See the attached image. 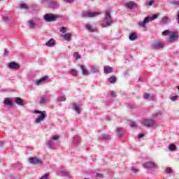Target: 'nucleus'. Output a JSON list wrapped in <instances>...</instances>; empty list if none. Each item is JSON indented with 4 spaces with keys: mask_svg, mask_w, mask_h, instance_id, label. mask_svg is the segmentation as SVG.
Returning a JSON list of instances; mask_svg holds the SVG:
<instances>
[{
    "mask_svg": "<svg viewBox=\"0 0 179 179\" xmlns=\"http://www.w3.org/2000/svg\"><path fill=\"white\" fill-rule=\"evenodd\" d=\"M34 113V114H41V115L35 119V124H40V122H43V121L47 118V112L45 110L41 111L35 110Z\"/></svg>",
    "mask_w": 179,
    "mask_h": 179,
    "instance_id": "3",
    "label": "nucleus"
},
{
    "mask_svg": "<svg viewBox=\"0 0 179 179\" xmlns=\"http://www.w3.org/2000/svg\"><path fill=\"white\" fill-rule=\"evenodd\" d=\"M3 145H4L3 141H0V146H3Z\"/></svg>",
    "mask_w": 179,
    "mask_h": 179,
    "instance_id": "56",
    "label": "nucleus"
},
{
    "mask_svg": "<svg viewBox=\"0 0 179 179\" xmlns=\"http://www.w3.org/2000/svg\"><path fill=\"white\" fill-rule=\"evenodd\" d=\"M3 20L6 22L8 24H9V17L3 16Z\"/></svg>",
    "mask_w": 179,
    "mask_h": 179,
    "instance_id": "49",
    "label": "nucleus"
},
{
    "mask_svg": "<svg viewBox=\"0 0 179 179\" xmlns=\"http://www.w3.org/2000/svg\"><path fill=\"white\" fill-rule=\"evenodd\" d=\"M65 100H66V97H65V96H59L57 98V101L59 103H61V101H65Z\"/></svg>",
    "mask_w": 179,
    "mask_h": 179,
    "instance_id": "38",
    "label": "nucleus"
},
{
    "mask_svg": "<svg viewBox=\"0 0 179 179\" xmlns=\"http://www.w3.org/2000/svg\"><path fill=\"white\" fill-rule=\"evenodd\" d=\"M171 3L172 5H174L175 6H178L179 7V0H171Z\"/></svg>",
    "mask_w": 179,
    "mask_h": 179,
    "instance_id": "37",
    "label": "nucleus"
},
{
    "mask_svg": "<svg viewBox=\"0 0 179 179\" xmlns=\"http://www.w3.org/2000/svg\"><path fill=\"white\" fill-rule=\"evenodd\" d=\"M108 138H110V136L107 134H101V136H99V139L104 140L107 139Z\"/></svg>",
    "mask_w": 179,
    "mask_h": 179,
    "instance_id": "40",
    "label": "nucleus"
},
{
    "mask_svg": "<svg viewBox=\"0 0 179 179\" xmlns=\"http://www.w3.org/2000/svg\"><path fill=\"white\" fill-rule=\"evenodd\" d=\"M125 8H127V9H136L138 8V4L135 3V1H128L124 3Z\"/></svg>",
    "mask_w": 179,
    "mask_h": 179,
    "instance_id": "13",
    "label": "nucleus"
},
{
    "mask_svg": "<svg viewBox=\"0 0 179 179\" xmlns=\"http://www.w3.org/2000/svg\"><path fill=\"white\" fill-rule=\"evenodd\" d=\"M165 171L167 174H171L173 173V170L169 167L165 169Z\"/></svg>",
    "mask_w": 179,
    "mask_h": 179,
    "instance_id": "47",
    "label": "nucleus"
},
{
    "mask_svg": "<svg viewBox=\"0 0 179 179\" xmlns=\"http://www.w3.org/2000/svg\"><path fill=\"white\" fill-rule=\"evenodd\" d=\"M9 54V51L6 49L4 50V55H8Z\"/></svg>",
    "mask_w": 179,
    "mask_h": 179,
    "instance_id": "53",
    "label": "nucleus"
},
{
    "mask_svg": "<svg viewBox=\"0 0 179 179\" xmlns=\"http://www.w3.org/2000/svg\"><path fill=\"white\" fill-rule=\"evenodd\" d=\"M48 80H50V76H45L40 79L36 80L34 82V85L36 86H41V85H45V83H48Z\"/></svg>",
    "mask_w": 179,
    "mask_h": 179,
    "instance_id": "6",
    "label": "nucleus"
},
{
    "mask_svg": "<svg viewBox=\"0 0 179 179\" xmlns=\"http://www.w3.org/2000/svg\"><path fill=\"white\" fill-rule=\"evenodd\" d=\"M178 99H179L178 95H176V96H173L171 97V101H177V100H178Z\"/></svg>",
    "mask_w": 179,
    "mask_h": 179,
    "instance_id": "45",
    "label": "nucleus"
},
{
    "mask_svg": "<svg viewBox=\"0 0 179 179\" xmlns=\"http://www.w3.org/2000/svg\"><path fill=\"white\" fill-rule=\"evenodd\" d=\"M84 179H90V178H85Z\"/></svg>",
    "mask_w": 179,
    "mask_h": 179,
    "instance_id": "58",
    "label": "nucleus"
},
{
    "mask_svg": "<svg viewBox=\"0 0 179 179\" xmlns=\"http://www.w3.org/2000/svg\"><path fill=\"white\" fill-rule=\"evenodd\" d=\"M45 45H47V47H54V45H55V41L51 38L46 43Z\"/></svg>",
    "mask_w": 179,
    "mask_h": 179,
    "instance_id": "29",
    "label": "nucleus"
},
{
    "mask_svg": "<svg viewBox=\"0 0 179 179\" xmlns=\"http://www.w3.org/2000/svg\"><path fill=\"white\" fill-rule=\"evenodd\" d=\"M153 3H155V0H151L150 1H149L146 3V6H152V5H153Z\"/></svg>",
    "mask_w": 179,
    "mask_h": 179,
    "instance_id": "50",
    "label": "nucleus"
},
{
    "mask_svg": "<svg viewBox=\"0 0 179 179\" xmlns=\"http://www.w3.org/2000/svg\"><path fill=\"white\" fill-rule=\"evenodd\" d=\"M8 68H10V69H20V65L16 62H12L8 63Z\"/></svg>",
    "mask_w": 179,
    "mask_h": 179,
    "instance_id": "19",
    "label": "nucleus"
},
{
    "mask_svg": "<svg viewBox=\"0 0 179 179\" xmlns=\"http://www.w3.org/2000/svg\"><path fill=\"white\" fill-rule=\"evenodd\" d=\"M169 149L171 152H175V150H177V147L174 144H171L169 146Z\"/></svg>",
    "mask_w": 179,
    "mask_h": 179,
    "instance_id": "34",
    "label": "nucleus"
},
{
    "mask_svg": "<svg viewBox=\"0 0 179 179\" xmlns=\"http://www.w3.org/2000/svg\"><path fill=\"white\" fill-rule=\"evenodd\" d=\"M151 47L152 48H158V49L164 48V43L160 41L154 42L152 43Z\"/></svg>",
    "mask_w": 179,
    "mask_h": 179,
    "instance_id": "15",
    "label": "nucleus"
},
{
    "mask_svg": "<svg viewBox=\"0 0 179 179\" xmlns=\"http://www.w3.org/2000/svg\"><path fill=\"white\" fill-rule=\"evenodd\" d=\"M80 68L83 76H89V75H90V73L86 70V67L84 65H80Z\"/></svg>",
    "mask_w": 179,
    "mask_h": 179,
    "instance_id": "21",
    "label": "nucleus"
},
{
    "mask_svg": "<svg viewBox=\"0 0 179 179\" xmlns=\"http://www.w3.org/2000/svg\"><path fill=\"white\" fill-rule=\"evenodd\" d=\"M143 97L145 100H150V101L155 100V96H150V94L149 93H145Z\"/></svg>",
    "mask_w": 179,
    "mask_h": 179,
    "instance_id": "26",
    "label": "nucleus"
},
{
    "mask_svg": "<svg viewBox=\"0 0 179 179\" xmlns=\"http://www.w3.org/2000/svg\"><path fill=\"white\" fill-rule=\"evenodd\" d=\"M3 104L5 106H9V107H13V101H10L9 98H6L3 101Z\"/></svg>",
    "mask_w": 179,
    "mask_h": 179,
    "instance_id": "24",
    "label": "nucleus"
},
{
    "mask_svg": "<svg viewBox=\"0 0 179 179\" xmlns=\"http://www.w3.org/2000/svg\"><path fill=\"white\" fill-rule=\"evenodd\" d=\"M73 143H74V145H79L80 143V138L75 136L73 139Z\"/></svg>",
    "mask_w": 179,
    "mask_h": 179,
    "instance_id": "33",
    "label": "nucleus"
},
{
    "mask_svg": "<svg viewBox=\"0 0 179 179\" xmlns=\"http://www.w3.org/2000/svg\"><path fill=\"white\" fill-rule=\"evenodd\" d=\"M138 38V36L136 35V32H133L131 33L130 35L129 36V39L130 41H135Z\"/></svg>",
    "mask_w": 179,
    "mask_h": 179,
    "instance_id": "25",
    "label": "nucleus"
},
{
    "mask_svg": "<svg viewBox=\"0 0 179 179\" xmlns=\"http://www.w3.org/2000/svg\"><path fill=\"white\" fill-rule=\"evenodd\" d=\"M103 177H104V175L102 174V173H97L96 175V179L103 178Z\"/></svg>",
    "mask_w": 179,
    "mask_h": 179,
    "instance_id": "48",
    "label": "nucleus"
},
{
    "mask_svg": "<svg viewBox=\"0 0 179 179\" xmlns=\"http://www.w3.org/2000/svg\"><path fill=\"white\" fill-rule=\"evenodd\" d=\"M103 73L108 75V73H113V68L110 66H105L103 67Z\"/></svg>",
    "mask_w": 179,
    "mask_h": 179,
    "instance_id": "20",
    "label": "nucleus"
},
{
    "mask_svg": "<svg viewBox=\"0 0 179 179\" xmlns=\"http://www.w3.org/2000/svg\"><path fill=\"white\" fill-rule=\"evenodd\" d=\"M73 57H74L75 59H76V60L80 59V58H82V56L80 55H79V53H78L77 52H74Z\"/></svg>",
    "mask_w": 179,
    "mask_h": 179,
    "instance_id": "36",
    "label": "nucleus"
},
{
    "mask_svg": "<svg viewBox=\"0 0 179 179\" xmlns=\"http://www.w3.org/2000/svg\"><path fill=\"white\" fill-rule=\"evenodd\" d=\"M3 1V0H0V1Z\"/></svg>",
    "mask_w": 179,
    "mask_h": 179,
    "instance_id": "59",
    "label": "nucleus"
},
{
    "mask_svg": "<svg viewBox=\"0 0 179 179\" xmlns=\"http://www.w3.org/2000/svg\"><path fill=\"white\" fill-rule=\"evenodd\" d=\"M130 127L131 128H136V127H138V124L134 121H130Z\"/></svg>",
    "mask_w": 179,
    "mask_h": 179,
    "instance_id": "39",
    "label": "nucleus"
},
{
    "mask_svg": "<svg viewBox=\"0 0 179 179\" xmlns=\"http://www.w3.org/2000/svg\"><path fill=\"white\" fill-rule=\"evenodd\" d=\"M58 5V3L56 1L50 0L48 2V6L49 8H55Z\"/></svg>",
    "mask_w": 179,
    "mask_h": 179,
    "instance_id": "28",
    "label": "nucleus"
},
{
    "mask_svg": "<svg viewBox=\"0 0 179 179\" xmlns=\"http://www.w3.org/2000/svg\"><path fill=\"white\" fill-rule=\"evenodd\" d=\"M143 167L145 169H148V170L155 171V170L157 169L158 165L152 161H147L143 164Z\"/></svg>",
    "mask_w": 179,
    "mask_h": 179,
    "instance_id": "5",
    "label": "nucleus"
},
{
    "mask_svg": "<svg viewBox=\"0 0 179 179\" xmlns=\"http://www.w3.org/2000/svg\"><path fill=\"white\" fill-rule=\"evenodd\" d=\"M143 136H145V134H138V138H143Z\"/></svg>",
    "mask_w": 179,
    "mask_h": 179,
    "instance_id": "55",
    "label": "nucleus"
},
{
    "mask_svg": "<svg viewBox=\"0 0 179 179\" xmlns=\"http://www.w3.org/2000/svg\"><path fill=\"white\" fill-rule=\"evenodd\" d=\"M69 75H71L72 76H78L79 72L75 69H71L69 71Z\"/></svg>",
    "mask_w": 179,
    "mask_h": 179,
    "instance_id": "27",
    "label": "nucleus"
},
{
    "mask_svg": "<svg viewBox=\"0 0 179 179\" xmlns=\"http://www.w3.org/2000/svg\"><path fill=\"white\" fill-rule=\"evenodd\" d=\"M71 107L72 110H73V111H76L77 114H80V113H82V109L80 106H78V103H76V102L71 103Z\"/></svg>",
    "mask_w": 179,
    "mask_h": 179,
    "instance_id": "16",
    "label": "nucleus"
},
{
    "mask_svg": "<svg viewBox=\"0 0 179 179\" xmlns=\"http://www.w3.org/2000/svg\"><path fill=\"white\" fill-rule=\"evenodd\" d=\"M171 31L170 30H165L162 32V36H168Z\"/></svg>",
    "mask_w": 179,
    "mask_h": 179,
    "instance_id": "46",
    "label": "nucleus"
},
{
    "mask_svg": "<svg viewBox=\"0 0 179 179\" xmlns=\"http://www.w3.org/2000/svg\"><path fill=\"white\" fill-rule=\"evenodd\" d=\"M48 178H50V173H45L39 179H48Z\"/></svg>",
    "mask_w": 179,
    "mask_h": 179,
    "instance_id": "41",
    "label": "nucleus"
},
{
    "mask_svg": "<svg viewBox=\"0 0 179 179\" xmlns=\"http://www.w3.org/2000/svg\"><path fill=\"white\" fill-rule=\"evenodd\" d=\"M57 173L60 177H67V178H71V177H72L71 173L66 171L59 170Z\"/></svg>",
    "mask_w": 179,
    "mask_h": 179,
    "instance_id": "14",
    "label": "nucleus"
},
{
    "mask_svg": "<svg viewBox=\"0 0 179 179\" xmlns=\"http://www.w3.org/2000/svg\"><path fill=\"white\" fill-rule=\"evenodd\" d=\"M20 9H29V6H27V5H26L24 3H21L20 5Z\"/></svg>",
    "mask_w": 179,
    "mask_h": 179,
    "instance_id": "43",
    "label": "nucleus"
},
{
    "mask_svg": "<svg viewBox=\"0 0 179 179\" xmlns=\"http://www.w3.org/2000/svg\"><path fill=\"white\" fill-rule=\"evenodd\" d=\"M58 17L54 15V14L50 13V14H45L43 16V19L45 22H55L57 20V18Z\"/></svg>",
    "mask_w": 179,
    "mask_h": 179,
    "instance_id": "10",
    "label": "nucleus"
},
{
    "mask_svg": "<svg viewBox=\"0 0 179 179\" xmlns=\"http://www.w3.org/2000/svg\"><path fill=\"white\" fill-rule=\"evenodd\" d=\"M15 103L17 106H20L21 107L24 106V101H23V99L20 97L15 98Z\"/></svg>",
    "mask_w": 179,
    "mask_h": 179,
    "instance_id": "22",
    "label": "nucleus"
},
{
    "mask_svg": "<svg viewBox=\"0 0 179 179\" xmlns=\"http://www.w3.org/2000/svg\"><path fill=\"white\" fill-rule=\"evenodd\" d=\"M110 96L111 97H115V92H114V91H111Z\"/></svg>",
    "mask_w": 179,
    "mask_h": 179,
    "instance_id": "52",
    "label": "nucleus"
},
{
    "mask_svg": "<svg viewBox=\"0 0 179 179\" xmlns=\"http://www.w3.org/2000/svg\"><path fill=\"white\" fill-rule=\"evenodd\" d=\"M38 103L40 104V106H45V104H48V103H50L48 96L47 94L41 96Z\"/></svg>",
    "mask_w": 179,
    "mask_h": 179,
    "instance_id": "11",
    "label": "nucleus"
},
{
    "mask_svg": "<svg viewBox=\"0 0 179 179\" xmlns=\"http://www.w3.org/2000/svg\"><path fill=\"white\" fill-rule=\"evenodd\" d=\"M114 23V20H113V17H111V14H110V11H106L103 17V22H101V27H109Z\"/></svg>",
    "mask_w": 179,
    "mask_h": 179,
    "instance_id": "1",
    "label": "nucleus"
},
{
    "mask_svg": "<svg viewBox=\"0 0 179 179\" xmlns=\"http://www.w3.org/2000/svg\"><path fill=\"white\" fill-rule=\"evenodd\" d=\"M59 31H60V33H63V34L66 33V27H60Z\"/></svg>",
    "mask_w": 179,
    "mask_h": 179,
    "instance_id": "44",
    "label": "nucleus"
},
{
    "mask_svg": "<svg viewBox=\"0 0 179 179\" xmlns=\"http://www.w3.org/2000/svg\"><path fill=\"white\" fill-rule=\"evenodd\" d=\"M161 22L164 24L169 23V22H171V19L168 16H164L161 19Z\"/></svg>",
    "mask_w": 179,
    "mask_h": 179,
    "instance_id": "31",
    "label": "nucleus"
},
{
    "mask_svg": "<svg viewBox=\"0 0 179 179\" xmlns=\"http://www.w3.org/2000/svg\"><path fill=\"white\" fill-rule=\"evenodd\" d=\"M159 15L155 14L152 16H148L144 18V20L143 22H138V26L141 27H145L146 24L149 23L150 22H152L156 19H157Z\"/></svg>",
    "mask_w": 179,
    "mask_h": 179,
    "instance_id": "4",
    "label": "nucleus"
},
{
    "mask_svg": "<svg viewBox=\"0 0 179 179\" xmlns=\"http://www.w3.org/2000/svg\"><path fill=\"white\" fill-rule=\"evenodd\" d=\"M108 81L110 83L114 84L117 82V78L115 76H111L109 79Z\"/></svg>",
    "mask_w": 179,
    "mask_h": 179,
    "instance_id": "35",
    "label": "nucleus"
},
{
    "mask_svg": "<svg viewBox=\"0 0 179 179\" xmlns=\"http://www.w3.org/2000/svg\"><path fill=\"white\" fill-rule=\"evenodd\" d=\"M60 138L61 136L58 134L52 136L46 141V145L49 148V149H55V143L59 141Z\"/></svg>",
    "mask_w": 179,
    "mask_h": 179,
    "instance_id": "2",
    "label": "nucleus"
},
{
    "mask_svg": "<svg viewBox=\"0 0 179 179\" xmlns=\"http://www.w3.org/2000/svg\"><path fill=\"white\" fill-rule=\"evenodd\" d=\"M100 15L99 12H84L83 13V17H96Z\"/></svg>",
    "mask_w": 179,
    "mask_h": 179,
    "instance_id": "12",
    "label": "nucleus"
},
{
    "mask_svg": "<svg viewBox=\"0 0 179 179\" xmlns=\"http://www.w3.org/2000/svg\"><path fill=\"white\" fill-rule=\"evenodd\" d=\"M178 37H179V34L178 32L177 31H171L169 38H168V41L169 43H173L174 41H177L178 40Z\"/></svg>",
    "mask_w": 179,
    "mask_h": 179,
    "instance_id": "8",
    "label": "nucleus"
},
{
    "mask_svg": "<svg viewBox=\"0 0 179 179\" xmlns=\"http://www.w3.org/2000/svg\"><path fill=\"white\" fill-rule=\"evenodd\" d=\"M28 162L29 164H33V166H40L43 164V160L37 157H29Z\"/></svg>",
    "mask_w": 179,
    "mask_h": 179,
    "instance_id": "7",
    "label": "nucleus"
},
{
    "mask_svg": "<svg viewBox=\"0 0 179 179\" xmlns=\"http://www.w3.org/2000/svg\"><path fill=\"white\" fill-rule=\"evenodd\" d=\"M85 29L91 32V33H93L94 31H96V28H94V27L93 26V24L90 22H87L86 24H85Z\"/></svg>",
    "mask_w": 179,
    "mask_h": 179,
    "instance_id": "17",
    "label": "nucleus"
},
{
    "mask_svg": "<svg viewBox=\"0 0 179 179\" xmlns=\"http://www.w3.org/2000/svg\"><path fill=\"white\" fill-rule=\"evenodd\" d=\"M138 80H139L140 82H142V78H140L138 79Z\"/></svg>",
    "mask_w": 179,
    "mask_h": 179,
    "instance_id": "57",
    "label": "nucleus"
},
{
    "mask_svg": "<svg viewBox=\"0 0 179 179\" xmlns=\"http://www.w3.org/2000/svg\"><path fill=\"white\" fill-rule=\"evenodd\" d=\"M27 23L30 29H34V27H36V22L33 20H29Z\"/></svg>",
    "mask_w": 179,
    "mask_h": 179,
    "instance_id": "30",
    "label": "nucleus"
},
{
    "mask_svg": "<svg viewBox=\"0 0 179 179\" xmlns=\"http://www.w3.org/2000/svg\"><path fill=\"white\" fill-rule=\"evenodd\" d=\"M143 125L144 127H147L148 128H150L156 124V120L153 119H145L142 122Z\"/></svg>",
    "mask_w": 179,
    "mask_h": 179,
    "instance_id": "9",
    "label": "nucleus"
},
{
    "mask_svg": "<svg viewBox=\"0 0 179 179\" xmlns=\"http://www.w3.org/2000/svg\"><path fill=\"white\" fill-rule=\"evenodd\" d=\"M131 171L132 173H134V174H136V173H138V169L133 167L131 168Z\"/></svg>",
    "mask_w": 179,
    "mask_h": 179,
    "instance_id": "51",
    "label": "nucleus"
},
{
    "mask_svg": "<svg viewBox=\"0 0 179 179\" xmlns=\"http://www.w3.org/2000/svg\"><path fill=\"white\" fill-rule=\"evenodd\" d=\"M64 40H65L66 41H71V38H72V34L71 33H66L65 34H64L62 36Z\"/></svg>",
    "mask_w": 179,
    "mask_h": 179,
    "instance_id": "23",
    "label": "nucleus"
},
{
    "mask_svg": "<svg viewBox=\"0 0 179 179\" xmlns=\"http://www.w3.org/2000/svg\"><path fill=\"white\" fill-rule=\"evenodd\" d=\"M123 75H124V76H128L129 75V73H128V71H124L123 73Z\"/></svg>",
    "mask_w": 179,
    "mask_h": 179,
    "instance_id": "54",
    "label": "nucleus"
},
{
    "mask_svg": "<svg viewBox=\"0 0 179 179\" xmlns=\"http://www.w3.org/2000/svg\"><path fill=\"white\" fill-rule=\"evenodd\" d=\"M116 132L117 133V134H119V136H120V138H122V131H121V128H117L116 129Z\"/></svg>",
    "mask_w": 179,
    "mask_h": 179,
    "instance_id": "42",
    "label": "nucleus"
},
{
    "mask_svg": "<svg viewBox=\"0 0 179 179\" xmlns=\"http://www.w3.org/2000/svg\"><path fill=\"white\" fill-rule=\"evenodd\" d=\"M90 73L94 74L100 73V67L96 65L92 66L90 68Z\"/></svg>",
    "mask_w": 179,
    "mask_h": 179,
    "instance_id": "18",
    "label": "nucleus"
},
{
    "mask_svg": "<svg viewBox=\"0 0 179 179\" xmlns=\"http://www.w3.org/2000/svg\"><path fill=\"white\" fill-rule=\"evenodd\" d=\"M163 115V112L158 111L152 115L153 118H160Z\"/></svg>",
    "mask_w": 179,
    "mask_h": 179,
    "instance_id": "32",
    "label": "nucleus"
}]
</instances>
